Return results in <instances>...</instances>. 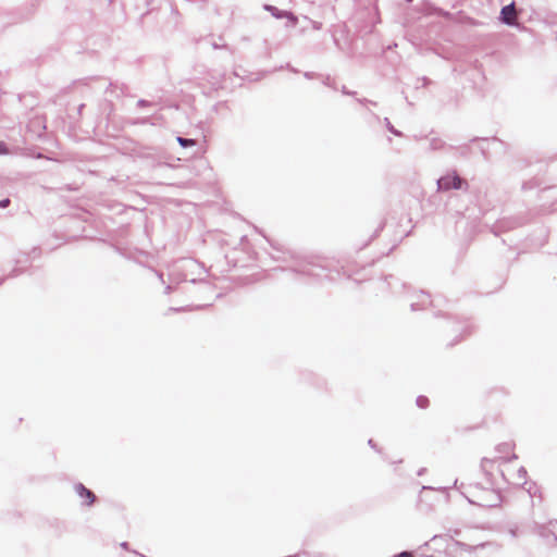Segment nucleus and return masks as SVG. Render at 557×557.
<instances>
[{
  "mask_svg": "<svg viewBox=\"0 0 557 557\" xmlns=\"http://www.w3.org/2000/svg\"><path fill=\"white\" fill-rule=\"evenodd\" d=\"M463 180L456 174H448L438 181V187L444 190L451 188L459 189L462 187Z\"/></svg>",
  "mask_w": 557,
  "mask_h": 557,
  "instance_id": "1",
  "label": "nucleus"
},
{
  "mask_svg": "<svg viewBox=\"0 0 557 557\" xmlns=\"http://www.w3.org/2000/svg\"><path fill=\"white\" fill-rule=\"evenodd\" d=\"M177 141H178L183 147L194 146V145L196 144L194 139H186V138H182V137H178V138H177Z\"/></svg>",
  "mask_w": 557,
  "mask_h": 557,
  "instance_id": "6",
  "label": "nucleus"
},
{
  "mask_svg": "<svg viewBox=\"0 0 557 557\" xmlns=\"http://www.w3.org/2000/svg\"><path fill=\"white\" fill-rule=\"evenodd\" d=\"M417 404L420 408H426L429 406V399L424 396H420L417 399Z\"/></svg>",
  "mask_w": 557,
  "mask_h": 557,
  "instance_id": "7",
  "label": "nucleus"
},
{
  "mask_svg": "<svg viewBox=\"0 0 557 557\" xmlns=\"http://www.w3.org/2000/svg\"><path fill=\"white\" fill-rule=\"evenodd\" d=\"M502 18L506 24H509V25L515 24L517 14H516V9H515L513 3L506 5L502 9Z\"/></svg>",
  "mask_w": 557,
  "mask_h": 557,
  "instance_id": "3",
  "label": "nucleus"
},
{
  "mask_svg": "<svg viewBox=\"0 0 557 557\" xmlns=\"http://www.w3.org/2000/svg\"><path fill=\"white\" fill-rule=\"evenodd\" d=\"M284 18H287V20H288V22H289V24H290L292 26L296 25V24H297V22H298L297 16H296V15H294L292 12H288V11H286V12L284 13Z\"/></svg>",
  "mask_w": 557,
  "mask_h": 557,
  "instance_id": "5",
  "label": "nucleus"
},
{
  "mask_svg": "<svg viewBox=\"0 0 557 557\" xmlns=\"http://www.w3.org/2000/svg\"><path fill=\"white\" fill-rule=\"evenodd\" d=\"M397 557H412V556H411V554L405 552V553L399 554Z\"/></svg>",
  "mask_w": 557,
  "mask_h": 557,
  "instance_id": "10",
  "label": "nucleus"
},
{
  "mask_svg": "<svg viewBox=\"0 0 557 557\" xmlns=\"http://www.w3.org/2000/svg\"><path fill=\"white\" fill-rule=\"evenodd\" d=\"M264 9L276 18H284V13L286 12V11L278 10L277 8H275L273 5H265Z\"/></svg>",
  "mask_w": 557,
  "mask_h": 557,
  "instance_id": "4",
  "label": "nucleus"
},
{
  "mask_svg": "<svg viewBox=\"0 0 557 557\" xmlns=\"http://www.w3.org/2000/svg\"><path fill=\"white\" fill-rule=\"evenodd\" d=\"M7 152H8V150H7L5 145L2 141H0V153H7Z\"/></svg>",
  "mask_w": 557,
  "mask_h": 557,
  "instance_id": "8",
  "label": "nucleus"
},
{
  "mask_svg": "<svg viewBox=\"0 0 557 557\" xmlns=\"http://www.w3.org/2000/svg\"><path fill=\"white\" fill-rule=\"evenodd\" d=\"M76 493L83 499L84 504L90 506L96 500V495L88 488H86L83 484H77L75 486Z\"/></svg>",
  "mask_w": 557,
  "mask_h": 557,
  "instance_id": "2",
  "label": "nucleus"
},
{
  "mask_svg": "<svg viewBox=\"0 0 557 557\" xmlns=\"http://www.w3.org/2000/svg\"><path fill=\"white\" fill-rule=\"evenodd\" d=\"M9 203H10V200L9 199H4V200L0 201V207L5 208V207L9 206Z\"/></svg>",
  "mask_w": 557,
  "mask_h": 557,
  "instance_id": "9",
  "label": "nucleus"
}]
</instances>
